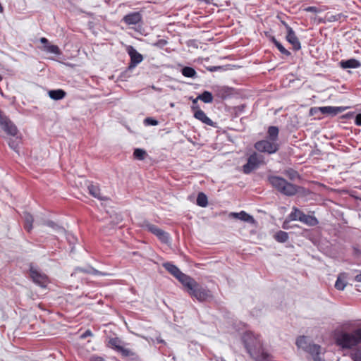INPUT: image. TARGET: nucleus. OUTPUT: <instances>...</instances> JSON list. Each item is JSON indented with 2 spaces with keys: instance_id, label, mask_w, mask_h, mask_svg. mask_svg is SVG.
<instances>
[{
  "instance_id": "nucleus-42",
  "label": "nucleus",
  "mask_w": 361,
  "mask_h": 361,
  "mask_svg": "<svg viewBox=\"0 0 361 361\" xmlns=\"http://www.w3.org/2000/svg\"><path fill=\"white\" fill-rule=\"evenodd\" d=\"M118 352L121 353L123 356L130 357L134 355V353L128 348H124L123 346L118 350Z\"/></svg>"
},
{
  "instance_id": "nucleus-19",
  "label": "nucleus",
  "mask_w": 361,
  "mask_h": 361,
  "mask_svg": "<svg viewBox=\"0 0 361 361\" xmlns=\"http://www.w3.org/2000/svg\"><path fill=\"white\" fill-rule=\"evenodd\" d=\"M301 215H302V212L300 210H299L298 209H297L296 207H293V211L288 216L286 220L284 221L283 228L285 229L287 228V227L286 226L287 222H289L291 221H296V220L300 221V217L301 216Z\"/></svg>"
},
{
  "instance_id": "nucleus-39",
  "label": "nucleus",
  "mask_w": 361,
  "mask_h": 361,
  "mask_svg": "<svg viewBox=\"0 0 361 361\" xmlns=\"http://www.w3.org/2000/svg\"><path fill=\"white\" fill-rule=\"evenodd\" d=\"M44 51L56 55H59L61 54L59 47L53 44H48L44 46Z\"/></svg>"
},
{
  "instance_id": "nucleus-55",
  "label": "nucleus",
  "mask_w": 361,
  "mask_h": 361,
  "mask_svg": "<svg viewBox=\"0 0 361 361\" xmlns=\"http://www.w3.org/2000/svg\"><path fill=\"white\" fill-rule=\"evenodd\" d=\"M94 361H105V360L102 357H95Z\"/></svg>"
},
{
  "instance_id": "nucleus-53",
  "label": "nucleus",
  "mask_w": 361,
  "mask_h": 361,
  "mask_svg": "<svg viewBox=\"0 0 361 361\" xmlns=\"http://www.w3.org/2000/svg\"><path fill=\"white\" fill-rule=\"evenodd\" d=\"M316 112V108L312 107L310 110V114L314 115V114Z\"/></svg>"
},
{
  "instance_id": "nucleus-61",
  "label": "nucleus",
  "mask_w": 361,
  "mask_h": 361,
  "mask_svg": "<svg viewBox=\"0 0 361 361\" xmlns=\"http://www.w3.org/2000/svg\"><path fill=\"white\" fill-rule=\"evenodd\" d=\"M159 342H160V343H163V342H164V341H163V340H159Z\"/></svg>"
},
{
  "instance_id": "nucleus-24",
  "label": "nucleus",
  "mask_w": 361,
  "mask_h": 361,
  "mask_svg": "<svg viewBox=\"0 0 361 361\" xmlns=\"http://www.w3.org/2000/svg\"><path fill=\"white\" fill-rule=\"evenodd\" d=\"M23 218L25 221V229L30 232L32 229L33 216L30 213L25 212L23 214Z\"/></svg>"
},
{
  "instance_id": "nucleus-18",
  "label": "nucleus",
  "mask_w": 361,
  "mask_h": 361,
  "mask_svg": "<svg viewBox=\"0 0 361 361\" xmlns=\"http://www.w3.org/2000/svg\"><path fill=\"white\" fill-rule=\"evenodd\" d=\"M213 90L216 96L222 99H225L231 94V90L226 87L214 86Z\"/></svg>"
},
{
  "instance_id": "nucleus-21",
  "label": "nucleus",
  "mask_w": 361,
  "mask_h": 361,
  "mask_svg": "<svg viewBox=\"0 0 361 361\" xmlns=\"http://www.w3.org/2000/svg\"><path fill=\"white\" fill-rule=\"evenodd\" d=\"M279 128L276 126H269L267 130V140L278 142L279 139Z\"/></svg>"
},
{
  "instance_id": "nucleus-20",
  "label": "nucleus",
  "mask_w": 361,
  "mask_h": 361,
  "mask_svg": "<svg viewBox=\"0 0 361 361\" xmlns=\"http://www.w3.org/2000/svg\"><path fill=\"white\" fill-rule=\"evenodd\" d=\"M88 191L91 195L94 197L97 198L100 200H106L107 198L105 197H102L100 194V189L98 185L90 184L87 186Z\"/></svg>"
},
{
  "instance_id": "nucleus-11",
  "label": "nucleus",
  "mask_w": 361,
  "mask_h": 361,
  "mask_svg": "<svg viewBox=\"0 0 361 361\" xmlns=\"http://www.w3.org/2000/svg\"><path fill=\"white\" fill-rule=\"evenodd\" d=\"M282 23L284 25L287 30V41L293 45V49L296 51L299 50L301 48V46L295 32L286 23L283 21Z\"/></svg>"
},
{
  "instance_id": "nucleus-9",
  "label": "nucleus",
  "mask_w": 361,
  "mask_h": 361,
  "mask_svg": "<svg viewBox=\"0 0 361 361\" xmlns=\"http://www.w3.org/2000/svg\"><path fill=\"white\" fill-rule=\"evenodd\" d=\"M0 126L8 134L11 136H16L18 133V129L13 122L0 111Z\"/></svg>"
},
{
  "instance_id": "nucleus-17",
  "label": "nucleus",
  "mask_w": 361,
  "mask_h": 361,
  "mask_svg": "<svg viewBox=\"0 0 361 361\" xmlns=\"http://www.w3.org/2000/svg\"><path fill=\"white\" fill-rule=\"evenodd\" d=\"M231 215L234 216L235 218H237L245 222L250 223L252 224H255V220L253 218V216L248 214L244 211H241L240 212L238 213H231Z\"/></svg>"
},
{
  "instance_id": "nucleus-23",
  "label": "nucleus",
  "mask_w": 361,
  "mask_h": 361,
  "mask_svg": "<svg viewBox=\"0 0 361 361\" xmlns=\"http://www.w3.org/2000/svg\"><path fill=\"white\" fill-rule=\"evenodd\" d=\"M163 267L168 271L171 275L176 279L182 273L181 271L174 264L170 262H166L163 264Z\"/></svg>"
},
{
  "instance_id": "nucleus-52",
  "label": "nucleus",
  "mask_w": 361,
  "mask_h": 361,
  "mask_svg": "<svg viewBox=\"0 0 361 361\" xmlns=\"http://www.w3.org/2000/svg\"><path fill=\"white\" fill-rule=\"evenodd\" d=\"M355 280L357 282H361V272L355 276Z\"/></svg>"
},
{
  "instance_id": "nucleus-58",
  "label": "nucleus",
  "mask_w": 361,
  "mask_h": 361,
  "mask_svg": "<svg viewBox=\"0 0 361 361\" xmlns=\"http://www.w3.org/2000/svg\"><path fill=\"white\" fill-rule=\"evenodd\" d=\"M317 355H318V354H319L318 350H319V348H320V346L317 345Z\"/></svg>"
},
{
  "instance_id": "nucleus-35",
  "label": "nucleus",
  "mask_w": 361,
  "mask_h": 361,
  "mask_svg": "<svg viewBox=\"0 0 361 361\" xmlns=\"http://www.w3.org/2000/svg\"><path fill=\"white\" fill-rule=\"evenodd\" d=\"M142 227L155 235L158 233L159 230L160 229L157 226L152 224L147 221L143 222Z\"/></svg>"
},
{
  "instance_id": "nucleus-49",
  "label": "nucleus",
  "mask_w": 361,
  "mask_h": 361,
  "mask_svg": "<svg viewBox=\"0 0 361 361\" xmlns=\"http://www.w3.org/2000/svg\"><path fill=\"white\" fill-rule=\"evenodd\" d=\"M40 42L44 44V47L49 44V40L45 37L40 38Z\"/></svg>"
},
{
  "instance_id": "nucleus-15",
  "label": "nucleus",
  "mask_w": 361,
  "mask_h": 361,
  "mask_svg": "<svg viewBox=\"0 0 361 361\" xmlns=\"http://www.w3.org/2000/svg\"><path fill=\"white\" fill-rule=\"evenodd\" d=\"M177 279L185 287L187 288V291L189 293V290L192 289V287L195 285L197 281L191 278L190 276L183 274V272L180 275L178 276Z\"/></svg>"
},
{
  "instance_id": "nucleus-27",
  "label": "nucleus",
  "mask_w": 361,
  "mask_h": 361,
  "mask_svg": "<svg viewBox=\"0 0 361 361\" xmlns=\"http://www.w3.org/2000/svg\"><path fill=\"white\" fill-rule=\"evenodd\" d=\"M121 344V340L118 337H114L109 338L107 345L108 347L111 348L115 350L118 351L122 346Z\"/></svg>"
},
{
  "instance_id": "nucleus-46",
  "label": "nucleus",
  "mask_w": 361,
  "mask_h": 361,
  "mask_svg": "<svg viewBox=\"0 0 361 361\" xmlns=\"http://www.w3.org/2000/svg\"><path fill=\"white\" fill-rule=\"evenodd\" d=\"M355 123L358 126H361V114L356 115L355 118Z\"/></svg>"
},
{
  "instance_id": "nucleus-59",
  "label": "nucleus",
  "mask_w": 361,
  "mask_h": 361,
  "mask_svg": "<svg viewBox=\"0 0 361 361\" xmlns=\"http://www.w3.org/2000/svg\"><path fill=\"white\" fill-rule=\"evenodd\" d=\"M3 80V77L0 75V82Z\"/></svg>"
},
{
  "instance_id": "nucleus-37",
  "label": "nucleus",
  "mask_w": 361,
  "mask_h": 361,
  "mask_svg": "<svg viewBox=\"0 0 361 361\" xmlns=\"http://www.w3.org/2000/svg\"><path fill=\"white\" fill-rule=\"evenodd\" d=\"M347 283L345 279L342 278L341 275H339L335 283V288L338 290H343L346 286Z\"/></svg>"
},
{
  "instance_id": "nucleus-48",
  "label": "nucleus",
  "mask_w": 361,
  "mask_h": 361,
  "mask_svg": "<svg viewBox=\"0 0 361 361\" xmlns=\"http://www.w3.org/2000/svg\"><path fill=\"white\" fill-rule=\"evenodd\" d=\"M210 72H214L221 69L220 66H210L207 68Z\"/></svg>"
},
{
  "instance_id": "nucleus-40",
  "label": "nucleus",
  "mask_w": 361,
  "mask_h": 361,
  "mask_svg": "<svg viewBox=\"0 0 361 361\" xmlns=\"http://www.w3.org/2000/svg\"><path fill=\"white\" fill-rule=\"evenodd\" d=\"M285 175L290 180H295V179L299 178L298 173L292 169H289L286 170L285 171Z\"/></svg>"
},
{
  "instance_id": "nucleus-7",
  "label": "nucleus",
  "mask_w": 361,
  "mask_h": 361,
  "mask_svg": "<svg viewBox=\"0 0 361 361\" xmlns=\"http://www.w3.org/2000/svg\"><path fill=\"white\" fill-rule=\"evenodd\" d=\"M189 295L195 298L200 302L206 301L208 298H212V294L209 290L202 287L197 282L192 287V289L189 290Z\"/></svg>"
},
{
  "instance_id": "nucleus-5",
  "label": "nucleus",
  "mask_w": 361,
  "mask_h": 361,
  "mask_svg": "<svg viewBox=\"0 0 361 361\" xmlns=\"http://www.w3.org/2000/svg\"><path fill=\"white\" fill-rule=\"evenodd\" d=\"M255 148L259 152L271 154L279 150V145L278 142L264 139L257 142L255 144Z\"/></svg>"
},
{
  "instance_id": "nucleus-25",
  "label": "nucleus",
  "mask_w": 361,
  "mask_h": 361,
  "mask_svg": "<svg viewBox=\"0 0 361 361\" xmlns=\"http://www.w3.org/2000/svg\"><path fill=\"white\" fill-rule=\"evenodd\" d=\"M75 271H76L82 272V273H87V274H92L94 275H98V276H107V275H109L108 274L103 273V272H102L100 271H98V270L95 269L94 268H93L92 267H89L87 269L82 268V267H78V268L75 269Z\"/></svg>"
},
{
  "instance_id": "nucleus-3",
  "label": "nucleus",
  "mask_w": 361,
  "mask_h": 361,
  "mask_svg": "<svg viewBox=\"0 0 361 361\" xmlns=\"http://www.w3.org/2000/svg\"><path fill=\"white\" fill-rule=\"evenodd\" d=\"M267 180L273 188L287 196L295 195L299 189V187L287 182L286 179L279 176H269Z\"/></svg>"
},
{
  "instance_id": "nucleus-13",
  "label": "nucleus",
  "mask_w": 361,
  "mask_h": 361,
  "mask_svg": "<svg viewBox=\"0 0 361 361\" xmlns=\"http://www.w3.org/2000/svg\"><path fill=\"white\" fill-rule=\"evenodd\" d=\"M194 117L202 121L203 123L210 126H214V123L206 115V114L200 109L199 106L193 107Z\"/></svg>"
},
{
  "instance_id": "nucleus-31",
  "label": "nucleus",
  "mask_w": 361,
  "mask_h": 361,
  "mask_svg": "<svg viewBox=\"0 0 361 361\" xmlns=\"http://www.w3.org/2000/svg\"><path fill=\"white\" fill-rule=\"evenodd\" d=\"M196 203L200 207H205L208 204L207 195L203 192H199L197 197Z\"/></svg>"
},
{
  "instance_id": "nucleus-8",
  "label": "nucleus",
  "mask_w": 361,
  "mask_h": 361,
  "mask_svg": "<svg viewBox=\"0 0 361 361\" xmlns=\"http://www.w3.org/2000/svg\"><path fill=\"white\" fill-rule=\"evenodd\" d=\"M30 276L35 283L42 288H45L49 283V279L47 276L39 271L32 266H31L30 268Z\"/></svg>"
},
{
  "instance_id": "nucleus-50",
  "label": "nucleus",
  "mask_w": 361,
  "mask_h": 361,
  "mask_svg": "<svg viewBox=\"0 0 361 361\" xmlns=\"http://www.w3.org/2000/svg\"><path fill=\"white\" fill-rule=\"evenodd\" d=\"M197 101H198L197 97H196L195 99H192V105L191 106V109H192V111H193V107L194 106H199L198 104H197Z\"/></svg>"
},
{
  "instance_id": "nucleus-32",
  "label": "nucleus",
  "mask_w": 361,
  "mask_h": 361,
  "mask_svg": "<svg viewBox=\"0 0 361 361\" xmlns=\"http://www.w3.org/2000/svg\"><path fill=\"white\" fill-rule=\"evenodd\" d=\"M274 238L279 243H285L288 239V234L285 231H279L274 234Z\"/></svg>"
},
{
  "instance_id": "nucleus-10",
  "label": "nucleus",
  "mask_w": 361,
  "mask_h": 361,
  "mask_svg": "<svg viewBox=\"0 0 361 361\" xmlns=\"http://www.w3.org/2000/svg\"><path fill=\"white\" fill-rule=\"evenodd\" d=\"M127 51L130 57V63L128 66V69H133L142 61L143 56L132 46H129L127 48Z\"/></svg>"
},
{
  "instance_id": "nucleus-12",
  "label": "nucleus",
  "mask_w": 361,
  "mask_h": 361,
  "mask_svg": "<svg viewBox=\"0 0 361 361\" xmlns=\"http://www.w3.org/2000/svg\"><path fill=\"white\" fill-rule=\"evenodd\" d=\"M348 109L347 106H326L317 108V111H319L322 114L334 116L345 111Z\"/></svg>"
},
{
  "instance_id": "nucleus-38",
  "label": "nucleus",
  "mask_w": 361,
  "mask_h": 361,
  "mask_svg": "<svg viewBox=\"0 0 361 361\" xmlns=\"http://www.w3.org/2000/svg\"><path fill=\"white\" fill-rule=\"evenodd\" d=\"M133 156L136 159L144 160L147 156V152L142 149L137 148L134 150Z\"/></svg>"
},
{
  "instance_id": "nucleus-45",
  "label": "nucleus",
  "mask_w": 361,
  "mask_h": 361,
  "mask_svg": "<svg viewBox=\"0 0 361 361\" xmlns=\"http://www.w3.org/2000/svg\"><path fill=\"white\" fill-rule=\"evenodd\" d=\"M92 332L90 330L87 329L82 334H81L80 338L84 339L88 336H92Z\"/></svg>"
},
{
  "instance_id": "nucleus-33",
  "label": "nucleus",
  "mask_w": 361,
  "mask_h": 361,
  "mask_svg": "<svg viewBox=\"0 0 361 361\" xmlns=\"http://www.w3.org/2000/svg\"><path fill=\"white\" fill-rule=\"evenodd\" d=\"M350 357L353 361H361V346L353 348Z\"/></svg>"
},
{
  "instance_id": "nucleus-41",
  "label": "nucleus",
  "mask_w": 361,
  "mask_h": 361,
  "mask_svg": "<svg viewBox=\"0 0 361 361\" xmlns=\"http://www.w3.org/2000/svg\"><path fill=\"white\" fill-rule=\"evenodd\" d=\"M45 224L49 226V227H51L58 231H61L63 232L64 231V229L61 227V226H59V225H57L56 224H55L54 221H47Z\"/></svg>"
},
{
  "instance_id": "nucleus-60",
  "label": "nucleus",
  "mask_w": 361,
  "mask_h": 361,
  "mask_svg": "<svg viewBox=\"0 0 361 361\" xmlns=\"http://www.w3.org/2000/svg\"><path fill=\"white\" fill-rule=\"evenodd\" d=\"M319 11H320V10L319 9V8H317V12L318 13Z\"/></svg>"
},
{
  "instance_id": "nucleus-29",
  "label": "nucleus",
  "mask_w": 361,
  "mask_h": 361,
  "mask_svg": "<svg viewBox=\"0 0 361 361\" xmlns=\"http://www.w3.org/2000/svg\"><path fill=\"white\" fill-rule=\"evenodd\" d=\"M300 221L308 226H314L316 224V218L306 215L302 212V215L300 217Z\"/></svg>"
},
{
  "instance_id": "nucleus-34",
  "label": "nucleus",
  "mask_w": 361,
  "mask_h": 361,
  "mask_svg": "<svg viewBox=\"0 0 361 361\" xmlns=\"http://www.w3.org/2000/svg\"><path fill=\"white\" fill-rule=\"evenodd\" d=\"M271 42L274 44V45L277 47V49L281 54L286 56L290 55V52L286 49L284 47L278 40H276V39L274 37L271 38Z\"/></svg>"
},
{
  "instance_id": "nucleus-36",
  "label": "nucleus",
  "mask_w": 361,
  "mask_h": 361,
  "mask_svg": "<svg viewBox=\"0 0 361 361\" xmlns=\"http://www.w3.org/2000/svg\"><path fill=\"white\" fill-rule=\"evenodd\" d=\"M156 236L161 240L162 243H167L169 241V235L168 233L165 232L162 229H159L158 233L156 234Z\"/></svg>"
},
{
  "instance_id": "nucleus-14",
  "label": "nucleus",
  "mask_w": 361,
  "mask_h": 361,
  "mask_svg": "<svg viewBox=\"0 0 361 361\" xmlns=\"http://www.w3.org/2000/svg\"><path fill=\"white\" fill-rule=\"evenodd\" d=\"M142 15L140 12H133L126 15L123 21L128 25H135L142 21Z\"/></svg>"
},
{
  "instance_id": "nucleus-28",
  "label": "nucleus",
  "mask_w": 361,
  "mask_h": 361,
  "mask_svg": "<svg viewBox=\"0 0 361 361\" xmlns=\"http://www.w3.org/2000/svg\"><path fill=\"white\" fill-rule=\"evenodd\" d=\"M358 326V324L356 321L354 320H348L343 322L341 325V329L339 331H347L355 327Z\"/></svg>"
},
{
  "instance_id": "nucleus-47",
  "label": "nucleus",
  "mask_w": 361,
  "mask_h": 361,
  "mask_svg": "<svg viewBox=\"0 0 361 361\" xmlns=\"http://www.w3.org/2000/svg\"><path fill=\"white\" fill-rule=\"evenodd\" d=\"M355 334L357 336L358 344H360V343H361V328L356 329Z\"/></svg>"
},
{
  "instance_id": "nucleus-16",
  "label": "nucleus",
  "mask_w": 361,
  "mask_h": 361,
  "mask_svg": "<svg viewBox=\"0 0 361 361\" xmlns=\"http://www.w3.org/2000/svg\"><path fill=\"white\" fill-rule=\"evenodd\" d=\"M340 66L343 69L357 68L361 66V63L355 59H350L348 60H341L339 62Z\"/></svg>"
},
{
  "instance_id": "nucleus-6",
  "label": "nucleus",
  "mask_w": 361,
  "mask_h": 361,
  "mask_svg": "<svg viewBox=\"0 0 361 361\" xmlns=\"http://www.w3.org/2000/svg\"><path fill=\"white\" fill-rule=\"evenodd\" d=\"M263 162V157L257 152H253L247 158V161L243 166V171L245 174H250L254 170L257 169L260 164Z\"/></svg>"
},
{
  "instance_id": "nucleus-57",
  "label": "nucleus",
  "mask_w": 361,
  "mask_h": 361,
  "mask_svg": "<svg viewBox=\"0 0 361 361\" xmlns=\"http://www.w3.org/2000/svg\"><path fill=\"white\" fill-rule=\"evenodd\" d=\"M263 361H271V355L270 354L268 355L267 360H264Z\"/></svg>"
},
{
  "instance_id": "nucleus-44",
  "label": "nucleus",
  "mask_w": 361,
  "mask_h": 361,
  "mask_svg": "<svg viewBox=\"0 0 361 361\" xmlns=\"http://www.w3.org/2000/svg\"><path fill=\"white\" fill-rule=\"evenodd\" d=\"M8 145L11 149H13L15 151H17L18 144L15 140H10V141L8 142Z\"/></svg>"
},
{
  "instance_id": "nucleus-4",
  "label": "nucleus",
  "mask_w": 361,
  "mask_h": 361,
  "mask_svg": "<svg viewBox=\"0 0 361 361\" xmlns=\"http://www.w3.org/2000/svg\"><path fill=\"white\" fill-rule=\"evenodd\" d=\"M296 345L305 352L310 353L314 361H316V345L307 336H301L296 340Z\"/></svg>"
},
{
  "instance_id": "nucleus-26",
  "label": "nucleus",
  "mask_w": 361,
  "mask_h": 361,
  "mask_svg": "<svg viewBox=\"0 0 361 361\" xmlns=\"http://www.w3.org/2000/svg\"><path fill=\"white\" fill-rule=\"evenodd\" d=\"M181 73L183 76L190 78H197V73L196 71L190 66H185L181 69Z\"/></svg>"
},
{
  "instance_id": "nucleus-1",
  "label": "nucleus",
  "mask_w": 361,
  "mask_h": 361,
  "mask_svg": "<svg viewBox=\"0 0 361 361\" xmlns=\"http://www.w3.org/2000/svg\"><path fill=\"white\" fill-rule=\"evenodd\" d=\"M242 341L247 353L256 361L267 360L269 355L263 347V343L258 334L246 331L242 336Z\"/></svg>"
},
{
  "instance_id": "nucleus-51",
  "label": "nucleus",
  "mask_w": 361,
  "mask_h": 361,
  "mask_svg": "<svg viewBox=\"0 0 361 361\" xmlns=\"http://www.w3.org/2000/svg\"><path fill=\"white\" fill-rule=\"evenodd\" d=\"M305 11H316V7L315 6H308L305 8Z\"/></svg>"
},
{
  "instance_id": "nucleus-30",
  "label": "nucleus",
  "mask_w": 361,
  "mask_h": 361,
  "mask_svg": "<svg viewBox=\"0 0 361 361\" xmlns=\"http://www.w3.org/2000/svg\"><path fill=\"white\" fill-rule=\"evenodd\" d=\"M197 99L204 103H212L213 101L212 94L209 91H204L202 94L197 96Z\"/></svg>"
},
{
  "instance_id": "nucleus-54",
  "label": "nucleus",
  "mask_w": 361,
  "mask_h": 361,
  "mask_svg": "<svg viewBox=\"0 0 361 361\" xmlns=\"http://www.w3.org/2000/svg\"><path fill=\"white\" fill-rule=\"evenodd\" d=\"M336 20V18L333 15H331L330 16L328 17V20H329V21Z\"/></svg>"
},
{
  "instance_id": "nucleus-22",
  "label": "nucleus",
  "mask_w": 361,
  "mask_h": 361,
  "mask_svg": "<svg viewBox=\"0 0 361 361\" xmlns=\"http://www.w3.org/2000/svg\"><path fill=\"white\" fill-rule=\"evenodd\" d=\"M48 94L54 100H61L66 97V92L62 89H57L49 90Z\"/></svg>"
},
{
  "instance_id": "nucleus-43",
  "label": "nucleus",
  "mask_w": 361,
  "mask_h": 361,
  "mask_svg": "<svg viewBox=\"0 0 361 361\" xmlns=\"http://www.w3.org/2000/svg\"><path fill=\"white\" fill-rule=\"evenodd\" d=\"M144 123L147 126H157L159 122L157 120L152 117H147L144 120Z\"/></svg>"
},
{
  "instance_id": "nucleus-2",
  "label": "nucleus",
  "mask_w": 361,
  "mask_h": 361,
  "mask_svg": "<svg viewBox=\"0 0 361 361\" xmlns=\"http://www.w3.org/2000/svg\"><path fill=\"white\" fill-rule=\"evenodd\" d=\"M334 340L336 345L342 350L353 349L358 345L355 329L351 333L336 329L334 333Z\"/></svg>"
},
{
  "instance_id": "nucleus-56",
  "label": "nucleus",
  "mask_w": 361,
  "mask_h": 361,
  "mask_svg": "<svg viewBox=\"0 0 361 361\" xmlns=\"http://www.w3.org/2000/svg\"><path fill=\"white\" fill-rule=\"evenodd\" d=\"M325 22V20L322 17H317V23Z\"/></svg>"
}]
</instances>
